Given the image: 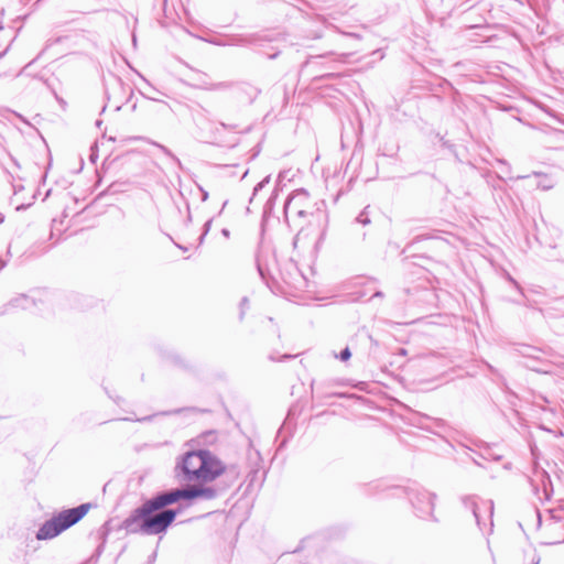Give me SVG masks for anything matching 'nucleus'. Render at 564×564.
<instances>
[{"instance_id": "1", "label": "nucleus", "mask_w": 564, "mask_h": 564, "mask_svg": "<svg viewBox=\"0 0 564 564\" xmlns=\"http://www.w3.org/2000/svg\"><path fill=\"white\" fill-rule=\"evenodd\" d=\"M225 489L226 487L219 489L203 482L197 485L191 482L158 491L133 509L121 522L120 529H123L128 534H164L183 510L181 505L177 508H169L170 506L185 501L187 507L195 499L212 500L217 498Z\"/></svg>"}, {"instance_id": "2", "label": "nucleus", "mask_w": 564, "mask_h": 564, "mask_svg": "<svg viewBox=\"0 0 564 564\" xmlns=\"http://www.w3.org/2000/svg\"><path fill=\"white\" fill-rule=\"evenodd\" d=\"M93 505L90 502L82 503L74 508L63 509L53 514L37 529V541L52 540L62 534L67 529L77 524L89 512Z\"/></svg>"}, {"instance_id": "3", "label": "nucleus", "mask_w": 564, "mask_h": 564, "mask_svg": "<svg viewBox=\"0 0 564 564\" xmlns=\"http://www.w3.org/2000/svg\"><path fill=\"white\" fill-rule=\"evenodd\" d=\"M221 475H225V477L229 480V482L226 486V488H229L239 478L240 469L236 464L226 465L209 449H205L203 452L202 459L200 482H212L219 478Z\"/></svg>"}, {"instance_id": "4", "label": "nucleus", "mask_w": 564, "mask_h": 564, "mask_svg": "<svg viewBox=\"0 0 564 564\" xmlns=\"http://www.w3.org/2000/svg\"><path fill=\"white\" fill-rule=\"evenodd\" d=\"M390 489L400 491L405 495L419 518L436 521V518L434 517L436 494L430 492L417 485L411 487L395 486L390 487Z\"/></svg>"}, {"instance_id": "5", "label": "nucleus", "mask_w": 564, "mask_h": 564, "mask_svg": "<svg viewBox=\"0 0 564 564\" xmlns=\"http://www.w3.org/2000/svg\"><path fill=\"white\" fill-rule=\"evenodd\" d=\"M203 449L188 451L180 456L174 467L175 477L181 482H200Z\"/></svg>"}, {"instance_id": "6", "label": "nucleus", "mask_w": 564, "mask_h": 564, "mask_svg": "<svg viewBox=\"0 0 564 564\" xmlns=\"http://www.w3.org/2000/svg\"><path fill=\"white\" fill-rule=\"evenodd\" d=\"M462 505L465 510L471 512L475 521L480 531H485L489 527V532L494 525V502L492 500H482L475 495H467L460 498Z\"/></svg>"}, {"instance_id": "7", "label": "nucleus", "mask_w": 564, "mask_h": 564, "mask_svg": "<svg viewBox=\"0 0 564 564\" xmlns=\"http://www.w3.org/2000/svg\"><path fill=\"white\" fill-rule=\"evenodd\" d=\"M310 195L308 192L304 188H299L292 193V195L288 198L284 204V215L285 218H289V215L293 214L300 218L306 217L311 214L306 210L305 206L308 203Z\"/></svg>"}, {"instance_id": "8", "label": "nucleus", "mask_w": 564, "mask_h": 564, "mask_svg": "<svg viewBox=\"0 0 564 564\" xmlns=\"http://www.w3.org/2000/svg\"><path fill=\"white\" fill-rule=\"evenodd\" d=\"M259 94L260 89L247 83L239 84L236 87V98L240 102L252 104Z\"/></svg>"}, {"instance_id": "9", "label": "nucleus", "mask_w": 564, "mask_h": 564, "mask_svg": "<svg viewBox=\"0 0 564 564\" xmlns=\"http://www.w3.org/2000/svg\"><path fill=\"white\" fill-rule=\"evenodd\" d=\"M208 110L200 105L191 108L193 121L195 122L196 127L200 130L208 129V126L212 123L210 120L208 119Z\"/></svg>"}, {"instance_id": "10", "label": "nucleus", "mask_w": 564, "mask_h": 564, "mask_svg": "<svg viewBox=\"0 0 564 564\" xmlns=\"http://www.w3.org/2000/svg\"><path fill=\"white\" fill-rule=\"evenodd\" d=\"M270 41H271V39H268L264 35L252 34V35L240 39L239 43L242 45H250V46L261 50L265 46V43L270 42Z\"/></svg>"}, {"instance_id": "11", "label": "nucleus", "mask_w": 564, "mask_h": 564, "mask_svg": "<svg viewBox=\"0 0 564 564\" xmlns=\"http://www.w3.org/2000/svg\"><path fill=\"white\" fill-rule=\"evenodd\" d=\"M532 174L540 178L536 184L538 188H541L543 191H549L554 187V181L549 175L541 173V172H533Z\"/></svg>"}, {"instance_id": "12", "label": "nucleus", "mask_w": 564, "mask_h": 564, "mask_svg": "<svg viewBox=\"0 0 564 564\" xmlns=\"http://www.w3.org/2000/svg\"><path fill=\"white\" fill-rule=\"evenodd\" d=\"M365 488L367 494H377L386 490V487H383L382 482L379 480L365 485Z\"/></svg>"}, {"instance_id": "13", "label": "nucleus", "mask_w": 564, "mask_h": 564, "mask_svg": "<svg viewBox=\"0 0 564 564\" xmlns=\"http://www.w3.org/2000/svg\"><path fill=\"white\" fill-rule=\"evenodd\" d=\"M232 84L228 82H220L215 84H209L208 86H205L204 88L207 90H226L231 88Z\"/></svg>"}, {"instance_id": "14", "label": "nucleus", "mask_w": 564, "mask_h": 564, "mask_svg": "<svg viewBox=\"0 0 564 564\" xmlns=\"http://www.w3.org/2000/svg\"><path fill=\"white\" fill-rule=\"evenodd\" d=\"M520 352L524 357L538 358L535 354L540 352V349H538L536 347H532V346H523L522 349L520 350Z\"/></svg>"}, {"instance_id": "15", "label": "nucleus", "mask_w": 564, "mask_h": 564, "mask_svg": "<svg viewBox=\"0 0 564 564\" xmlns=\"http://www.w3.org/2000/svg\"><path fill=\"white\" fill-rule=\"evenodd\" d=\"M270 182V175L265 176L261 182H259L254 188H253V193H252V196L250 198V203H252L253 200V197H256V195L267 185L269 184Z\"/></svg>"}, {"instance_id": "16", "label": "nucleus", "mask_w": 564, "mask_h": 564, "mask_svg": "<svg viewBox=\"0 0 564 564\" xmlns=\"http://www.w3.org/2000/svg\"><path fill=\"white\" fill-rule=\"evenodd\" d=\"M368 207H366L360 214L356 217V221L361 224L362 226H366L370 224V218L367 212Z\"/></svg>"}, {"instance_id": "17", "label": "nucleus", "mask_w": 564, "mask_h": 564, "mask_svg": "<svg viewBox=\"0 0 564 564\" xmlns=\"http://www.w3.org/2000/svg\"><path fill=\"white\" fill-rule=\"evenodd\" d=\"M160 150L165 154L167 155L169 158H171V160L176 163L178 166H181V161L180 159L174 155L171 150L169 148H166L165 145H159Z\"/></svg>"}, {"instance_id": "18", "label": "nucleus", "mask_w": 564, "mask_h": 564, "mask_svg": "<svg viewBox=\"0 0 564 564\" xmlns=\"http://www.w3.org/2000/svg\"><path fill=\"white\" fill-rule=\"evenodd\" d=\"M248 306H249V300H248V297L245 296L240 301V315H239L240 321L243 319L246 310L248 308Z\"/></svg>"}, {"instance_id": "19", "label": "nucleus", "mask_w": 564, "mask_h": 564, "mask_svg": "<svg viewBox=\"0 0 564 564\" xmlns=\"http://www.w3.org/2000/svg\"><path fill=\"white\" fill-rule=\"evenodd\" d=\"M256 265H257V270H258L260 276L262 278V280H264L265 279V268L262 264L259 254H257V257H256Z\"/></svg>"}, {"instance_id": "20", "label": "nucleus", "mask_w": 564, "mask_h": 564, "mask_svg": "<svg viewBox=\"0 0 564 564\" xmlns=\"http://www.w3.org/2000/svg\"><path fill=\"white\" fill-rule=\"evenodd\" d=\"M341 361H347L351 357L349 347L344 348L337 356Z\"/></svg>"}, {"instance_id": "21", "label": "nucleus", "mask_w": 564, "mask_h": 564, "mask_svg": "<svg viewBox=\"0 0 564 564\" xmlns=\"http://www.w3.org/2000/svg\"><path fill=\"white\" fill-rule=\"evenodd\" d=\"M497 163H498L499 165H502V166H503V169H502V172H503V173H506V174H508V175L510 174L511 166H510V164H509L506 160L499 159V160L497 161Z\"/></svg>"}, {"instance_id": "22", "label": "nucleus", "mask_w": 564, "mask_h": 564, "mask_svg": "<svg viewBox=\"0 0 564 564\" xmlns=\"http://www.w3.org/2000/svg\"><path fill=\"white\" fill-rule=\"evenodd\" d=\"M507 279L520 292L521 296L524 297V294H523V291H522V288L520 286V284L510 274H507Z\"/></svg>"}, {"instance_id": "23", "label": "nucleus", "mask_w": 564, "mask_h": 564, "mask_svg": "<svg viewBox=\"0 0 564 564\" xmlns=\"http://www.w3.org/2000/svg\"><path fill=\"white\" fill-rule=\"evenodd\" d=\"M210 226H212V219L207 220L204 225V232L203 235L200 236V241H203L204 237L207 235V232L209 231L210 229Z\"/></svg>"}, {"instance_id": "24", "label": "nucleus", "mask_w": 564, "mask_h": 564, "mask_svg": "<svg viewBox=\"0 0 564 564\" xmlns=\"http://www.w3.org/2000/svg\"><path fill=\"white\" fill-rule=\"evenodd\" d=\"M263 55H265L268 58L270 59H273L275 57H278L279 55V51H274L273 53H270V52H265V51H260Z\"/></svg>"}, {"instance_id": "25", "label": "nucleus", "mask_w": 564, "mask_h": 564, "mask_svg": "<svg viewBox=\"0 0 564 564\" xmlns=\"http://www.w3.org/2000/svg\"><path fill=\"white\" fill-rule=\"evenodd\" d=\"M371 56L376 57L377 59H382L383 58V54L380 50H376L371 53Z\"/></svg>"}, {"instance_id": "26", "label": "nucleus", "mask_w": 564, "mask_h": 564, "mask_svg": "<svg viewBox=\"0 0 564 564\" xmlns=\"http://www.w3.org/2000/svg\"><path fill=\"white\" fill-rule=\"evenodd\" d=\"M174 361L176 365H180L181 367H187V365L178 356L174 357Z\"/></svg>"}, {"instance_id": "27", "label": "nucleus", "mask_w": 564, "mask_h": 564, "mask_svg": "<svg viewBox=\"0 0 564 564\" xmlns=\"http://www.w3.org/2000/svg\"><path fill=\"white\" fill-rule=\"evenodd\" d=\"M106 392H107L108 397H109L110 399H112L117 404H119V403H120L121 398H119V397H116V398H115V397H113L109 391H107V390H106Z\"/></svg>"}, {"instance_id": "28", "label": "nucleus", "mask_w": 564, "mask_h": 564, "mask_svg": "<svg viewBox=\"0 0 564 564\" xmlns=\"http://www.w3.org/2000/svg\"><path fill=\"white\" fill-rule=\"evenodd\" d=\"M541 475H542V480H543V481H544V480H547V482H549V484H551V478H550L549 474H547L545 470H543V471L541 473Z\"/></svg>"}, {"instance_id": "29", "label": "nucleus", "mask_w": 564, "mask_h": 564, "mask_svg": "<svg viewBox=\"0 0 564 564\" xmlns=\"http://www.w3.org/2000/svg\"><path fill=\"white\" fill-rule=\"evenodd\" d=\"M375 297H380V299H381V297H383V293H382L381 291H376V292L371 295L370 300H372V299H375Z\"/></svg>"}, {"instance_id": "30", "label": "nucleus", "mask_w": 564, "mask_h": 564, "mask_svg": "<svg viewBox=\"0 0 564 564\" xmlns=\"http://www.w3.org/2000/svg\"><path fill=\"white\" fill-rule=\"evenodd\" d=\"M152 417H153L152 415H149V416L137 419L135 421H138V422H148V421H151Z\"/></svg>"}, {"instance_id": "31", "label": "nucleus", "mask_w": 564, "mask_h": 564, "mask_svg": "<svg viewBox=\"0 0 564 564\" xmlns=\"http://www.w3.org/2000/svg\"><path fill=\"white\" fill-rule=\"evenodd\" d=\"M155 558H156V552L154 551V552L152 553V555L149 557L148 563H149V564H153V563H154V561H155Z\"/></svg>"}, {"instance_id": "32", "label": "nucleus", "mask_w": 564, "mask_h": 564, "mask_svg": "<svg viewBox=\"0 0 564 564\" xmlns=\"http://www.w3.org/2000/svg\"><path fill=\"white\" fill-rule=\"evenodd\" d=\"M207 198H208V193L206 191L202 189V200L205 202V200H207Z\"/></svg>"}, {"instance_id": "33", "label": "nucleus", "mask_w": 564, "mask_h": 564, "mask_svg": "<svg viewBox=\"0 0 564 564\" xmlns=\"http://www.w3.org/2000/svg\"><path fill=\"white\" fill-rule=\"evenodd\" d=\"M180 410H174V411H165V412H162L161 414L162 415H170V414H173V413H178Z\"/></svg>"}, {"instance_id": "34", "label": "nucleus", "mask_w": 564, "mask_h": 564, "mask_svg": "<svg viewBox=\"0 0 564 564\" xmlns=\"http://www.w3.org/2000/svg\"><path fill=\"white\" fill-rule=\"evenodd\" d=\"M112 78H113V80H115L118 85H121V84H122V80H121V78H120V77L112 75Z\"/></svg>"}, {"instance_id": "35", "label": "nucleus", "mask_w": 564, "mask_h": 564, "mask_svg": "<svg viewBox=\"0 0 564 564\" xmlns=\"http://www.w3.org/2000/svg\"><path fill=\"white\" fill-rule=\"evenodd\" d=\"M292 358H294L293 355H283L281 360H289V359H292Z\"/></svg>"}, {"instance_id": "36", "label": "nucleus", "mask_w": 564, "mask_h": 564, "mask_svg": "<svg viewBox=\"0 0 564 564\" xmlns=\"http://www.w3.org/2000/svg\"><path fill=\"white\" fill-rule=\"evenodd\" d=\"M540 560H541V558H540V556L535 554V555H534V557H533V560H532V561H533V564H539V563H540Z\"/></svg>"}, {"instance_id": "37", "label": "nucleus", "mask_w": 564, "mask_h": 564, "mask_svg": "<svg viewBox=\"0 0 564 564\" xmlns=\"http://www.w3.org/2000/svg\"><path fill=\"white\" fill-rule=\"evenodd\" d=\"M221 234H223L225 237H227V238H228V237H229V235H230L229 230H228V229H226V228H224V229L221 230Z\"/></svg>"}, {"instance_id": "38", "label": "nucleus", "mask_w": 564, "mask_h": 564, "mask_svg": "<svg viewBox=\"0 0 564 564\" xmlns=\"http://www.w3.org/2000/svg\"><path fill=\"white\" fill-rule=\"evenodd\" d=\"M527 177H529V175H519V176L516 177V180H523V178H527Z\"/></svg>"}, {"instance_id": "39", "label": "nucleus", "mask_w": 564, "mask_h": 564, "mask_svg": "<svg viewBox=\"0 0 564 564\" xmlns=\"http://www.w3.org/2000/svg\"><path fill=\"white\" fill-rule=\"evenodd\" d=\"M347 57H348V54H343V55H340V58H341V61H343V62H345V59H346Z\"/></svg>"}, {"instance_id": "40", "label": "nucleus", "mask_w": 564, "mask_h": 564, "mask_svg": "<svg viewBox=\"0 0 564 564\" xmlns=\"http://www.w3.org/2000/svg\"><path fill=\"white\" fill-rule=\"evenodd\" d=\"M37 137H40V138H41V140H42V141L44 142V144L46 145V142H45L44 137H42V135H41V133H40L39 131H37Z\"/></svg>"}, {"instance_id": "41", "label": "nucleus", "mask_w": 564, "mask_h": 564, "mask_svg": "<svg viewBox=\"0 0 564 564\" xmlns=\"http://www.w3.org/2000/svg\"><path fill=\"white\" fill-rule=\"evenodd\" d=\"M219 126L226 129L228 126L225 122H219Z\"/></svg>"}, {"instance_id": "42", "label": "nucleus", "mask_w": 564, "mask_h": 564, "mask_svg": "<svg viewBox=\"0 0 564 564\" xmlns=\"http://www.w3.org/2000/svg\"><path fill=\"white\" fill-rule=\"evenodd\" d=\"M332 395L339 397V398L344 397L343 393H333Z\"/></svg>"}, {"instance_id": "43", "label": "nucleus", "mask_w": 564, "mask_h": 564, "mask_svg": "<svg viewBox=\"0 0 564 564\" xmlns=\"http://www.w3.org/2000/svg\"><path fill=\"white\" fill-rule=\"evenodd\" d=\"M101 550H102V546L99 545L98 549H97L98 555L101 553Z\"/></svg>"}, {"instance_id": "44", "label": "nucleus", "mask_w": 564, "mask_h": 564, "mask_svg": "<svg viewBox=\"0 0 564 564\" xmlns=\"http://www.w3.org/2000/svg\"><path fill=\"white\" fill-rule=\"evenodd\" d=\"M349 35L352 36V37H359V35L356 34V33H349Z\"/></svg>"}, {"instance_id": "45", "label": "nucleus", "mask_w": 564, "mask_h": 564, "mask_svg": "<svg viewBox=\"0 0 564 564\" xmlns=\"http://www.w3.org/2000/svg\"><path fill=\"white\" fill-rule=\"evenodd\" d=\"M96 124L99 127V126L101 124V121H100V120H98V121L96 122Z\"/></svg>"}, {"instance_id": "46", "label": "nucleus", "mask_w": 564, "mask_h": 564, "mask_svg": "<svg viewBox=\"0 0 564 564\" xmlns=\"http://www.w3.org/2000/svg\"><path fill=\"white\" fill-rule=\"evenodd\" d=\"M562 542H564V538H563ZM558 543H561V541H558Z\"/></svg>"}]
</instances>
